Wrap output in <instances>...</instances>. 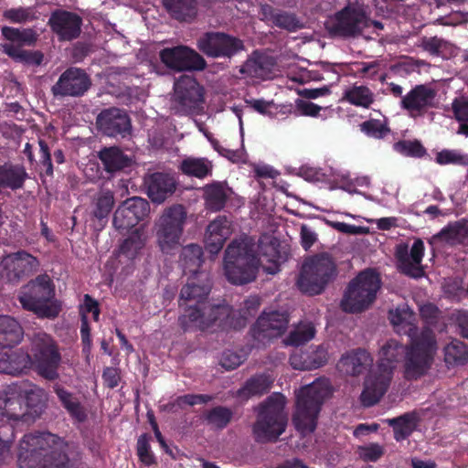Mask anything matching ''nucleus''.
I'll use <instances>...</instances> for the list:
<instances>
[{
  "instance_id": "1",
  "label": "nucleus",
  "mask_w": 468,
  "mask_h": 468,
  "mask_svg": "<svg viewBox=\"0 0 468 468\" xmlns=\"http://www.w3.org/2000/svg\"><path fill=\"white\" fill-rule=\"evenodd\" d=\"M22 335V328L16 319L0 315V372L16 375L35 364L41 376L51 380L57 378L60 355L53 339L39 332L31 340L30 354L12 351L11 347L21 341Z\"/></svg>"
},
{
  "instance_id": "2",
  "label": "nucleus",
  "mask_w": 468,
  "mask_h": 468,
  "mask_svg": "<svg viewBox=\"0 0 468 468\" xmlns=\"http://www.w3.org/2000/svg\"><path fill=\"white\" fill-rule=\"evenodd\" d=\"M259 253L255 244L249 238L232 240L225 250L223 270L227 280L236 285H242L255 280L260 267L268 273L279 271L276 247L271 242L260 240Z\"/></svg>"
},
{
  "instance_id": "3",
  "label": "nucleus",
  "mask_w": 468,
  "mask_h": 468,
  "mask_svg": "<svg viewBox=\"0 0 468 468\" xmlns=\"http://www.w3.org/2000/svg\"><path fill=\"white\" fill-rule=\"evenodd\" d=\"M389 320L398 334L408 335L411 340V348L406 353V376L409 379H416L431 365L438 348L435 337L429 328L417 333L415 314L407 304L391 310Z\"/></svg>"
},
{
  "instance_id": "4",
  "label": "nucleus",
  "mask_w": 468,
  "mask_h": 468,
  "mask_svg": "<svg viewBox=\"0 0 468 468\" xmlns=\"http://www.w3.org/2000/svg\"><path fill=\"white\" fill-rule=\"evenodd\" d=\"M69 446L56 435L44 432L27 434L19 442V468H72Z\"/></svg>"
},
{
  "instance_id": "5",
  "label": "nucleus",
  "mask_w": 468,
  "mask_h": 468,
  "mask_svg": "<svg viewBox=\"0 0 468 468\" xmlns=\"http://www.w3.org/2000/svg\"><path fill=\"white\" fill-rule=\"evenodd\" d=\"M410 348L411 344L406 348L393 339L387 341L380 347L377 367L369 371L364 381L360 397L364 406H372L382 398L389 387L394 369L402 358L406 374V353ZM405 377L407 378L406 375Z\"/></svg>"
},
{
  "instance_id": "6",
  "label": "nucleus",
  "mask_w": 468,
  "mask_h": 468,
  "mask_svg": "<svg viewBox=\"0 0 468 468\" xmlns=\"http://www.w3.org/2000/svg\"><path fill=\"white\" fill-rule=\"evenodd\" d=\"M260 305L261 299L253 295L244 301L239 318H236V312L229 305H218L205 306L202 314L199 310L189 309L188 313L180 318V321L186 329L199 328L201 331H205L214 326L222 329H239L245 326L250 316L257 313Z\"/></svg>"
},
{
  "instance_id": "7",
  "label": "nucleus",
  "mask_w": 468,
  "mask_h": 468,
  "mask_svg": "<svg viewBox=\"0 0 468 468\" xmlns=\"http://www.w3.org/2000/svg\"><path fill=\"white\" fill-rule=\"evenodd\" d=\"M332 394V386L327 378H317L296 391V405L292 422L303 435L312 433L324 400Z\"/></svg>"
},
{
  "instance_id": "8",
  "label": "nucleus",
  "mask_w": 468,
  "mask_h": 468,
  "mask_svg": "<svg viewBox=\"0 0 468 468\" xmlns=\"http://www.w3.org/2000/svg\"><path fill=\"white\" fill-rule=\"evenodd\" d=\"M19 302L24 309L39 318L53 319L61 311V303L55 299V288L48 275H40L24 287Z\"/></svg>"
},
{
  "instance_id": "9",
  "label": "nucleus",
  "mask_w": 468,
  "mask_h": 468,
  "mask_svg": "<svg viewBox=\"0 0 468 468\" xmlns=\"http://www.w3.org/2000/svg\"><path fill=\"white\" fill-rule=\"evenodd\" d=\"M336 275V264L333 258L328 253L316 254L304 260L297 286L306 294H320Z\"/></svg>"
},
{
  "instance_id": "10",
  "label": "nucleus",
  "mask_w": 468,
  "mask_h": 468,
  "mask_svg": "<svg viewBox=\"0 0 468 468\" xmlns=\"http://www.w3.org/2000/svg\"><path fill=\"white\" fill-rule=\"evenodd\" d=\"M326 30L333 36L355 37L373 26L382 29L380 22L368 17L367 6L359 2H350L341 10L329 16L324 23Z\"/></svg>"
},
{
  "instance_id": "11",
  "label": "nucleus",
  "mask_w": 468,
  "mask_h": 468,
  "mask_svg": "<svg viewBox=\"0 0 468 468\" xmlns=\"http://www.w3.org/2000/svg\"><path fill=\"white\" fill-rule=\"evenodd\" d=\"M285 397L280 393L270 396L259 408L253 433L258 441L276 440L284 432L287 415L284 412Z\"/></svg>"
},
{
  "instance_id": "12",
  "label": "nucleus",
  "mask_w": 468,
  "mask_h": 468,
  "mask_svg": "<svg viewBox=\"0 0 468 468\" xmlns=\"http://www.w3.org/2000/svg\"><path fill=\"white\" fill-rule=\"evenodd\" d=\"M380 287L378 275L367 270L360 272L349 284L341 306L345 312L356 313L367 308L375 300Z\"/></svg>"
},
{
  "instance_id": "13",
  "label": "nucleus",
  "mask_w": 468,
  "mask_h": 468,
  "mask_svg": "<svg viewBox=\"0 0 468 468\" xmlns=\"http://www.w3.org/2000/svg\"><path fill=\"white\" fill-rule=\"evenodd\" d=\"M186 218L185 208L177 205L165 210L155 223L156 241L164 253L171 254L180 245Z\"/></svg>"
},
{
  "instance_id": "14",
  "label": "nucleus",
  "mask_w": 468,
  "mask_h": 468,
  "mask_svg": "<svg viewBox=\"0 0 468 468\" xmlns=\"http://www.w3.org/2000/svg\"><path fill=\"white\" fill-rule=\"evenodd\" d=\"M197 46L206 56L214 58H231L244 48L240 39L222 32L203 34Z\"/></svg>"
},
{
  "instance_id": "15",
  "label": "nucleus",
  "mask_w": 468,
  "mask_h": 468,
  "mask_svg": "<svg viewBox=\"0 0 468 468\" xmlns=\"http://www.w3.org/2000/svg\"><path fill=\"white\" fill-rule=\"evenodd\" d=\"M203 101V89L190 75H182L174 84L173 103L179 113H189Z\"/></svg>"
},
{
  "instance_id": "16",
  "label": "nucleus",
  "mask_w": 468,
  "mask_h": 468,
  "mask_svg": "<svg viewBox=\"0 0 468 468\" xmlns=\"http://www.w3.org/2000/svg\"><path fill=\"white\" fill-rule=\"evenodd\" d=\"M161 61L176 71L202 70L206 60L196 50L186 46L166 48L160 51Z\"/></svg>"
},
{
  "instance_id": "17",
  "label": "nucleus",
  "mask_w": 468,
  "mask_h": 468,
  "mask_svg": "<svg viewBox=\"0 0 468 468\" xmlns=\"http://www.w3.org/2000/svg\"><path fill=\"white\" fill-rule=\"evenodd\" d=\"M289 316L286 312L264 311L252 327V336L265 344L272 338L281 336L287 329Z\"/></svg>"
},
{
  "instance_id": "18",
  "label": "nucleus",
  "mask_w": 468,
  "mask_h": 468,
  "mask_svg": "<svg viewBox=\"0 0 468 468\" xmlns=\"http://www.w3.org/2000/svg\"><path fill=\"white\" fill-rule=\"evenodd\" d=\"M27 411L22 402V389L18 383L6 386L0 391V420L3 422L26 420Z\"/></svg>"
},
{
  "instance_id": "19",
  "label": "nucleus",
  "mask_w": 468,
  "mask_h": 468,
  "mask_svg": "<svg viewBox=\"0 0 468 468\" xmlns=\"http://www.w3.org/2000/svg\"><path fill=\"white\" fill-rule=\"evenodd\" d=\"M436 90L427 85H417L400 100V108L410 116H422L430 108L435 107Z\"/></svg>"
},
{
  "instance_id": "20",
  "label": "nucleus",
  "mask_w": 468,
  "mask_h": 468,
  "mask_svg": "<svg viewBox=\"0 0 468 468\" xmlns=\"http://www.w3.org/2000/svg\"><path fill=\"white\" fill-rule=\"evenodd\" d=\"M90 86V78L82 69L70 68L60 75L51 90L54 96L78 97L83 95Z\"/></svg>"
},
{
  "instance_id": "21",
  "label": "nucleus",
  "mask_w": 468,
  "mask_h": 468,
  "mask_svg": "<svg viewBox=\"0 0 468 468\" xmlns=\"http://www.w3.org/2000/svg\"><path fill=\"white\" fill-rule=\"evenodd\" d=\"M149 212L148 202L141 197H133L126 199L116 209L113 225L118 229H125L135 226Z\"/></svg>"
},
{
  "instance_id": "22",
  "label": "nucleus",
  "mask_w": 468,
  "mask_h": 468,
  "mask_svg": "<svg viewBox=\"0 0 468 468\" xmlns=\"http://www.w3.org/2000/svg\"><path fill=\"white\" fill-rule=\"evenodd\" d=\"M423 255L424 243L421 239L414 240L410 250L406 244H399L396 248L399 269L414 278L421 277L424 273L421 266Z\"/></svg>"
},
{
  "instance_id": "23",
  "label": "nucleus",
  "mask_w": 468,
  "mask_h": 468,
  "mask_svg": "<svg viewBox=\"0 0 468 468\" xmlns=\"http://www.w3.org/2000/svg\"><path fill=\"white\" fill-rule=\"evenodd\" d=\"M37 266L38 261L35 257L20 251L3 258L0 262V272L10 282H15L22 276L35 271Z\"/></svg>"
},
{
  "instance_id": "24",
  "label": "nucleus",
  "mask_w": 468,
  "mask_h": 468,
  "mask_svg": "<svg viewBox=\"0 0 468 468\" xmlns=\"http://www.w3.org/2000/svg\"><path fill=\"white\" fill-rule=\"evenodd\" d=\"M233 232L232 222L226 216H218L206 229L205 246L211 254H218Z\"/></svg>"
},
{
  "instance_id": "25",
  "label": "nucleus",
  "mask_w": 468,
  "mask_h": 468,
  "mask_svg": "<svg viewBox=\"0 0 468 468\" xmlns=\"http://www.w3.org/2000/svg\"><path fill=\"white\" fill-rule=\"evenodd\" d=\"M99 129L108 136H124L130 131L131 122L122 110L112 108L101 112L97 117Z\"/></svg>"
},
{
  "instance_id": "26",
  "label": "nucleus",
  "mask_w": 468,
  "mask_h": 468,
  "mask_svg": "<svg viewBox=\"0 0 468 468\" xmlns=\"http://www.w3.org/2000/svg\"><path fill=\"white\" fill-rule=\"evenodd\" d=\"M52 30L61 39L70 40L79 36L80 31L81 19L79 16L67 12L58 11L52 14L49 18Z\"/></svg>"
},
{
  "instance_id": "27",
  "label": "nucleus",
  "mask_w": 468,
  "mask_h": 468,
  "mask_svg": "<svg viewBox=\"0 0 468 468\" xmlns=\"http://www.w3.org/2000/svg\"><path fill=\"white\" fill-rule=\"evenodd\" d=\"M373 358L364 349H356L345 353L337 364V368L343 374L357 376L372 365Z\"/></svg>"
},
{
  "instance_id": "28",
  "label": "nucleus",
  "mask_w": 468,
  "mask_h": 468,
  "mask_svg": "<svg viewBox=\"0 0 468 468\" xmlns=\"http://www.w3.org/2000/svg\"><path fill=\"white\" fill-rule=\"evenodd\" d=\"M274 65L275 63L271 57L255 52L240 67L239 72L244 78L269 79L272 76Z\"/></svg>"
},
{
  "instance_id": "29",
  "label": "nucleus",
  "mask_w": 468,
  "mask_h": 468,
  "mask_svg": "<svg viewBox=\"0 0 468 468\" xmlns=\"http://www.w3.org/2000/svg\"><path fill=\"white\" fill-rule=\"evenodd\" d=\"M146 183L148 197L154 203H162L176 189V180L168 174L154 173Z\"/></svg>"
},
{
  "instance_id": "30",
  "label": "nucleus",
  "mask_w": 468,
  "mask_h": 468,
  "mask_svg": "<svg viewBox=\"0 0 468 468\" xmlns=\"http://www.w3.org/2000/svg\"><path fill=\"white\" fill-rule=\"evenodd\" d=\"M209 291H210L209 284L197 285L194 282H189L182 288L181 292H180L181 300H186V301L193 300L197 303V306H189L188 308H186L185 310V313L178 318L179 324L185 331H187L188 329H186L183 326V324L180 321V318L183 317L184 315H186L188 313L189 309L199 310L200 313L202 314L205 306H212L211 304L201 303V299L204 298L205 296H207L208 294ZM189 330H200V329L199 328H190Z\"/></svg>"
},
{
  "instance_id": "31",
  "label": "nucleus",
  "mask_w": 468,
  "mask_h": 468,
  "mask_svg": "<svg viewBox=\"0 0 468 468\" xmlns=\"http://www.w3.org/2000/svg\"><path fill=\"white\" fill-rule=\"evenodd\" d=\"M203 195L206 207L211 211H219L225 207L229 189L222 182H213L203 187Z\"/></svg>"
},
{
  "instance_id": "32",
  "label": "nucleus",
  "mask_w": 468,
  "mask_h": 468,
  "mask_svg": "<svg viewBox=\"0 0 468 468\" xmlns=\"http://www.w3.org/2000/svg\"><path fill=\"white\" fill-rule=\"evenodd\" d=\"M163 4L170 16L179 21H191L197 15V0H163Z\"/></svg>"
},
{
  "instance_id": "33",
  "label": "nucleus",
  "mask_w": 468,
  "mask_h": 468,
  "mask_svg": "<svg viewBox=\"0 0 468 468\" xmlns=\"http://www.w3.org/2000/svg\"><path fill=\"white\" fill-rule=\"evenodd\" d=\"M179 168L186 176L203 179L212 175L213 164L206 157L188 156L182 160Z\"/></svg>"
},
{
  "instance_id": "34",
  "label": "nucleus",
  "mask_w": 468,
  "mask_h": 468,
  "mask_svg": "<svg viewBox=\"0 0 468 468\" xmlns=\"http://www.w3.org/2000/svg\"><path fill=\"white\" fill-rule=\"evenodd\" d=\"M433 240L449 245L462 244L468 241V221H460L449 225L433 237Z\"/></svg>"
},
{
  "instance_id": "35",
  "label": "nucleus",
  "mask_w": 468,
  "mask_h": 468,
  "mask_svg": "<svg viewBox=\"0 0 468 468\" xmlns=\"http://www.w3.org/2000/svg\"><path fill=\"white\" fill-rule=\"evenodd\" d=\"M203 262V250L197 244H189L182 249L180 265L185 274H197Z\"/></svg>"
},
{
  "instance_id": "36",
  "label": "nucleus",
  "mask_w": 468,
  "mask_h": 468,
  "mask_svg": "<svg viewBox=\"0 0 468 468\" xmlns=\"http://www.w3.org/2000/svg\"><path fill=\"white\" fill-rule=\"evenodd\" d=\"M374 93L364 85L350 86L343 93V100L362 108H368L374 102Z\"/></svg>"
},
{
  "instance_id": "37",
  "label": "nucleus",
  "mask_w": 468,
  "mask_h": 468,
  "mask_svg": "<svg viewBox=\"0 0 468 468\" xmlns=\"http://www.w3.org/2000/svg\"><path fill=\"white\" fill-rule=\"evenodd\" d=\"M99 157L108 172H115L130 164V159L118 147L102 149L99 153Z\"/></svg>"
},
{
  "instance_id": "38",
  "label": "nucleus",
  "mask_w": 468,
  "mask_h": 468,
  "mask_svg": "<svg viewBox=\"0 0 468 468\" xmlns=\"http://www.w3.org/2000/svg\"><path fill=\"white\" fill-rule=\"evenodd\" d=\"M26 172L23 167L5 164L0 165V186L12 189L20 188L26 178Z\"/></svg>"
},
{
  "instance_id": "39",
  "label": "nucleus",
  "mask_w": 468,
  "mask_h": 468,
  "mask_svg": "<svg viewBox=\"0 0 468 468\" xmlns=\"http://www.w3.org/2000/svg\"><path fill=\"white\" fill-rule=\"evenodd\" d=\"M272 378L267 375H260L251 378L238 392V396L247 399L252 396L261 395L267 392L271 386Z\"/></svg>"
},
{
  "instance_id": "40",
  "label": "nucleus",
  "mask_w": 468,
  "mask_h": 468,
  "mask_svg": "<svg viewBox=\"0 0 468 468\" xmlns=\"http://www.w3.org/2000/svg\"><path fill=\"white\" fill-rule=\"evenodd\" d=\"M315 335V328L311 322H301L295 325L284 339L286 346H299L312 340Z\"/></svg>"
},
{
  "instance_id": "41",
  "label": "nucleus",
  "mask_w": 468,
  "mask_h": 468,
  "mask_svg": "<svg viewBox=\"0 0 468 468\" xmlns=\"http://www.w3.org/2000/svg\"><path fill=\"white\" fill-rule=\"evenodd\" d=\"M145 243L144 232L140 229L133 231L127 239L123 240L119 249L121 257L128 260L134 259Z\"/></svg>"
},
{
  "instance_id": "42",
  "label": "nucleus",
  "mask_w": 468,
  "mask_h": 468,
  "mask_svg": "<svg viewBox=\"0 0 468 468\" xmlns=\"http://www.w3.org/2000/svg\"><path fill=\"white\" fill-rule=\"evenodd\" d=\"M444 359L448 365H463L468 361V346L454 340L444 348Z\"/></svg>"
},
{
  "instance_id": "43",
  "label": "nucleus",
  "mask_w": 468,
  "mask_h": 468,
  "mask_svg": "<svg viewBox=\"0 0 468 468\" xmlns=\"http://www.w3.org/2000/svg\"><path fill=\"white\" fill-rule=\"evenodd\" d=\"M56 394L60 402L68 412L79 421H82L86 418L84 410L82 409L80 401L71 393L61 388H56Z\"/></svg>"
},
{
  "instance_id": "44",
  "label": "nucleus",
  "mask_w": 468,
  "mask_h": 468,
  "mask_svg": "<svg viewBox=\"0 0 468 468\" xmlns=\"http://www.w3.org/2000/svg\"><path fill=\"white\" fill-rule=\"evenodd\" d=\"M388 422L394 429V437L397 441L406 439L416 427V417L406 414L397 419H389Z\"/></svg>"
},
{
  "instance_id": "45",
  "label": "nucleus",
  "mask_w": 468,
  "mask_h": 468,
  "mask_svg": "<svg viewBox=\"0 0 468 468\" xmlns=\"http://www.w3.org/2000/svg\"><path fill=\"white\" fill-rule=\"evenodd\" d=\"M18 385L22 389V402L26 410L27 408L36 409L43 403L45 394L42 388L28 382H21ZM37 411V410H34V412Z\"/></svg>"
},
{
  "instance_id": "46",
  "label": "nucleus",
  "mask_w": 468,
  "mask_h": 468,
  "mask_svg": "<svg viewBox=\"0 0 468 468\" xmlns=\"http://www.w3.org/2000/svg\"><path fill=\"white\" fill-rule=\"evenodd\" d=\"M233 412L225 407H215L205 415L207 424L214 429H223L231 420Z\"/></svg>"
},
{
  "instance_id": "47",
  "label": "nucleus",
  "mask_w": 468,
  "mask_h": 468,
  "mask_svg": "<svg viewBox=\"0 0 468 468\" xmlns=\"http://www.w3.org/2000/svg\"><path fill=\"white\" fill-rule=\"evenodd\" d=\"M324 358L323 351H320V356L317 362H310V352H296L290 357L292 367L299 370H311L321 367V362Z\"/></svg>"
},
{
  "instance_id": "48",
  "label": "nucleus",
  "mask_w": 468,
  "mask_h": 468,
  "mask_svg": "<svg viewBox=\"0 0 468 468\" xmlns=\"http://www.w3.org/2000/svg\"><path fill=\"white\" fill-rule=\"evenodd\" d=\"M205 135L210 141L213 148L220 155L224 156L225 158L229 159V161H231L233 163H239V162L245 163L246 162L247 154H246V152L243 147H241L240 149H237V150H231V149H229V148L221 145L217 140L209 138L207 133H205Z\"/></svg>"
},
{
  "instance_id": "49",
  "label": "nucleus",
  "mask_w": 468,
  "mask_h": 468,
  "mask_svg": "<svg viewBox=\"0 0 468 468\" xmlns=\"http://www.w3.org/2000/svg\"><path fill=\"white\" fill-rule=\"evenodd\" d=\"M114 204L113 194L110 191L101 192L96 200L94 216L103 218L109 215Z\"/></svg>"
},
{
  "instance_id": "50",
  "label": "nucleus",
  "mask_w": 468,
  "mask_h": 468,
  "mask_svg": "<svg viewBox=\"0 0 468 468\" xmlns=\"http://www.w3.org/2000/svg\"><path fill=\"white\" fill-rule=\"evenodd\" d=\"M272 24L289 31H295L303 27L300 20L293 14L282 11H277Z\"/></svg>"
},
{
  "instance_id": "51",
  "label": "nucleus",
  "mask_w": 468,
  "mask_h": 468,
  "mask_svg": "<svg viewBox=\"0 0 468 468\" xmlns=\"http://www.w3.org/2000/svg\"><path fill=\"white\" fill-rule=\"evenodd\" d=\"M393 147L396 152L408 156L420 157L426 153L424 147L417 141H400Z\"/></svg>"
},
{
  "instance_id": "52",
  "label": "nucleus",
  "mask_w": 468,
  "mask_h": 468,
  "mask_svg": "<svg viewBox=\"0 0 468 468\" xmlns=\"http://www.w3.org/2000/svg\"><path fill=\"white\" fill-rule=\"evenodd\" d=\"M361 131L374 138H383L389 132L386 124L379 120H369L360 124Z\"/></svg>"
},
{
  "instance_id": "53",
  "label": "nucleus",
  "mask_w": 468,
  "mask_h": 468,
  "mask_svg": "<svg viewBox=\"0 0 468 468\" xmlns=\"http://www.w3.org/2000/svg\"><path fill=\"white\" fill-rule=\"evenodd\" d=\"M149 441V436L143 434L138 438L136 445L138 457L140 461L146 465H151L155 463V458L151 452Z\"/></svg>"
},
{
  "instance_id": "54",
  "label": "nucleus",
  "mask_w": 468,
  "mask_h": 468,
  "mask_svg": "<svg viewBox=\"0 0 468 468\" xmlns=\"http://www.w3.org/2000/svg\"><path fill=\"white\" fill-rule=\"evenodd\" d=\"M324 222L327 226L344 234L364 235L369 232V229L367 227L355 226L345 222H339L331 219H324Z\"/></svg>"
},
{
  "instance_id": "55",
  "label": "nucleus",
  "mask_w": 468,
  "mask_h": 468,
  "mask_svg": "<svg viewBox=\"0 0 468 468\" xmlns=\"http://www.w3.org/2000/svg\"><path fill=\"white\" fill-rule=\"evenodd\" d=\"M449 43L442 38L432 37H423L420 40V47L431 55H441L447 49Z\"/></svg>"
},
{
  "instance_id": "56",
  "label": "nucleus",
  "mask_w": 468,
  "mask_h": 468,
  "mask_svg": "<svg viewBox=\"0 0 468 468\" xmlns=\"http://www.w3.org/2000/svg\"><path fill=\"white\" fill-rule=\"evenodd\" d=\"M435 160L440 165H468V155H463L455 150H442L437 154Z\"/></svg>"
},
{
  "instance_id": "57",
  "label": "nucleus",
  "mask_w": 468,
  "mask_h": 468,
  "mask_svg": "<svg viewBox=\"0 0 468 468\" xmlns=\"http://www.w3.org/2000/svg\"><path fill=\"white\" fill-rule=\"evenodd\" d=\"M357 453L364 461L376 462L383 455L384 449L378 443H369L358 447Z\"/></svg>"
},
{
  "instance_id": "58",
  "label": "nucleus",
  "mask_w": 468,
  "mask_h": 468,
  "mask_svg": "<svg viewBox=\"0 0 468 468\" xmlns=\"http://www.w3.org/2000/svg\"><path fill=\"white\" fill-rule=\"evenodd\" d=\"M247 103L257 112L269 117H274L278 113V107L272 101L250 100Z\"/></svg>"
},
{
  "instance_id": "59",
  "label": "nucleus",
  "mask_w": 468,
  "mask_h": 468,
  "mask_svg": "<svg viewBox=\"0 0 468 468\" xmlns=\"http://www.w3.org/2000/svg\"><path fill=\"white\" fill-rule=\"evenodd\" d=\"M452 112L455 119L459 122H468V98L464 96L457 97L452 103Z\"/></svg>"
},
{
  "instance_id": "60",
  "label": "nucleus",
  "mask_w": 468,
  "mask_h": 468,
  "mask_svg": "<svg viewBox=\"0 0 468 468\" xmlns=\"http://www.w3.org/2000/svg\"><path fill=\"white\" fill-rule=\"evenodd\" d=\"M245 360V354L235 351H225L220 357V365L227 370L238 367Z\"/></svg>"
},
{
  "instance_id": "61",
  "label": "nucleus",
  "mask_w": 468,
  "mask_h": 468,
  "mask_svg": "<svg viewBox=\"0 0 468 468\" xmlns=\"http://www.w3.org/2000/svg\"><path fill=\"white\" fill-rule=\"evenodd\" d=\"M4 16L11 22L23 23L29 19L30 11L23 7L11 8L4 12Z\"/></svg>"
},
{
  "instance_id": "62",
  "label": "nucleus",
  "mask_w": 468,
  "mask_h": 468,
  "mask_svg": "<svg viewBox=\"0 0 468 468\" xmlns=\"http://www.w3.org/2000/svg\"><path fill=\"white\" fill-rule=\"evenodd\" d=\"M296 108L300 114L317 117L319 115L322 107L310 101L299 100L296 101Z\"/></svg>"
},
{
  "instance_id": "63",
  "label": "nucleus",
  "mask_w": 468,
  "mask_h": 468,
  "mask_svg": "<svg viewBox=\"0 0 468 468\" xmlns=\"http://www.w3.org/2000/svg\"><path fill=\"white\" fill-rule=\"evenodd\" d=\"M90 329L88 323V317L84 314L81 317V327H80V335L81 340L83 344V352L89 356L91 347V338H90Z\"/></svg>"
},
{
  "instance_id": "64",
  "label": "nucleus",
  "mask_w": 468,
  "mask_h": 468,
  "mask_svg": "<svg viewBox=\"0 0 468 468\" xmlns=\"http://www.w3.org/2000/svg\"><path fill=\"white\" fill-rule=\"evenodd\" d=\"M211 399V397L207 395H193V394H187L184 396H180L176 399V404L179 407H182L183 405H197L201 403H206Z\"/></svg>"
}]
</instances>
